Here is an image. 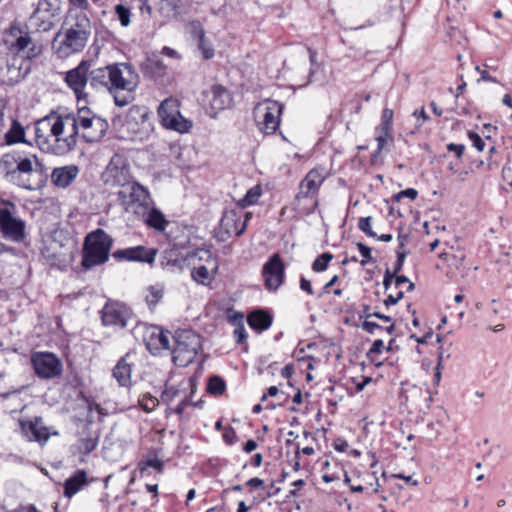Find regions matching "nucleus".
<instances>
[{
    "instance_id": "27",
    "label": "nucleus",
    "mask_w": 512,
    "mask_h": 512,
    "mask_svg": "<svg viewBox=\"0 0 512 512\" xmlns=\"http://www.w3.org/2000/svg\"><path fill=\"white\" fill-rule=\"evenodd\" d=\"M93 481L89 479L84 469H77L63 484V495L71 499L75 494L88 486Z\"/></svg>"
},
{
    "instance_id": "10",
    "label": "nucleus",
    "mask_w": 512,
    "mask_h": 512,
    "mask_svg": "<svg viewBox=\"0 0 512 512\" xmlns=\"http://www.w3.org/2000/svg\"><path fill=\"white\" fill-rule=\"evenodd\" d=\"M158 116L165 128L179 133H186L192 127V122L181 115L179 101L172 97L161 102Z\"/></svg>"
},
{
    "instance_id": "42",
    "label": "nucleus",
    "mask_w": 512,
    "mask_h": 512,
    "mask_svg": "<svg viewBox=\"0 0 512 512\" xmlns=\"http://www.w3.org/2000/svg\"><path fill=\"white\" fill-rule=\"evenodd\" d=\"M181 0H160L159 12L164 16H176L180 12Z\"/></svg>"
},
{
    "instance_id": "35",
    "label": "nucleus",
    "mask_w": 512,
    "mask_h": 512,
    "mask_svg": "<svg viewBox=\"0 0 512 512\" xmlns=\"http://www.w3.org/2000/svg\"><path fill=\"white\" fill-rule=\"evenodd\" d=\"M190 253L191 252H188L186 256H183L176 248L167 249L163 252L161 264L163 267L167 268H182L186 261H192V259L189 258Z\"/></svg>"
},
{
    "instance_id": "45",
    "label": "nucleus",
    "mask_w": 512,
    "mask_h": 512,
    "mask_svg": "<svg viewBox=\"0 0 512 512\" xmlns=\"http://www.w3.org/2000/svg\"><path fill=\"white\" fill-rule=\"evenodd\" d=\"M182 390L175 386L165 385V389L161 393V401L165 404H170L176 398L180 396Z\"/></svg>"
},
{
    "instance_id": "54",
    "label": "nucleus",
    "mask_w": 512,
    "mask_h": 512,
    "mask_svg": "<svg viewBox=\"0 0 512 512\" xmlns=\"http://www.w3.org/2000/svg\"><path fill=\"white\" fill-rule=\"evenodd\" d=\"M361 329L369 334H375L376 331H383L384 327L379 325L376 322L370 321V320H364V322L361 324Z\"/></svg>"
},
{
    "instance_id": "38",
    "label": "nucleus",
    "mask_w": 512,
    "mask_h": 512,
    "mask_svg": "<svg viewBox=\"0 0 512 512\" xmlns=\"http://www.w3.org/2000/svg\"><path fill=\"white\" fill-rule=\"evenodd\" d=\"M98 433L89 432L87 436L81 437L77 441V449L79 453L88 455L94 451L98 445Z\"/></svg>"
},
{
    "instance_id": "14",
    "label": "nucleus",
    "mask_w": 512,
    "mask_h": 512,
    "mask_svg": "<svg viewBox=\"0 0 512 512\" xmlns=\"http://www.w3.org/2000/svg\"><path fill=\"white\" fill-rule=\"evenodd\" d=\"M252 214L246 212L244 220L241 222V216L235 210L226 211L220 221V230L217 238L221 242L227 241L233 234L241 236L246 228L248 221L251 219Z\"/></svg>"
},
{
    "instance_id": "37",
    "label": "nucleus",
    "mask_w": 512,
    "mask_h": 512,
    "mask_svg": "<svg viewBox=\"0 0 512 512\" xmlns=\"http://www.w3.org/2000/svg\"><path fill=\"white\" fill-rule=\"evenodd\" d=\"M161 452L160 449H151L149 450L147 454V458L144 460H141L138 463V469L141 473H143L146 468L151 467L154 468L158 472H163L164 470V462L158 458L159 453Z\"/></svg>"
},
{
    "instance_id": "43",
    "label": "nucleus",
    "mask_w": 512,
    "mask_h": 512,
    "mask_svg": "<svg viewBox=\"0 0 512 512\" xmlns=\"http://www.w3.org/2000/svg\"><path fill=\"white\" fill-rule=\"evenodd\" d=\"M333 255L330 252H324L319 255L312 263V270L315 272H323L328 268L332 261Z\"/></svg>"
},
{
    "instance_id": "59",
    "label": "nucleus",
    "mask_w": 512,
    "mask_h": 512,
    "mask_svg": "<svg viewBox=\"0 0 512 512\" xmlns=\"http://www.w3.org/2000/svg\"><path fill=\"white\" fill-rule=\"evenodd\" d=\"M299 286H300V289L302 291L306 292L307 294H309V295L314 294V290L312 288L310 280L306 279L304 276L300 277Z\"/></svg>"
},
{
    "instance_id": "50",
    "label": "nucleus",
    "mask_w": 512,
    "mask_h": 512,
    "mask_svg": "<svg viewBox=\"0 0 512 512\" xmlns=\"http://www.w3.org/2000/svg\"><path fill=\"white\" fill-rule=\"evenodd\" d=\"M243 319L244 314L242 312L235 311L233 309H229L227 311V320L231 325L235 327L244 325Z\"/></svg>"
},
{
    "instance_id": "17",
    "label": "nucleus",
    "mask_w": 512,
    "mask_h": 512,
    "mask_svg": "<svg viewBox=\"0 0 512 512\" xmlns=\"http://www.w3.org/2000/svg\"><path fill=\"white\" fill-rule=\"evenodd\" d=\"M61 10L60 0H38L37 6L31 15L39 29L47 31L53 26V19Z\"/></svg>"
},
{
    "instance_id": "11",
    "label": "nucleus",
    "mask_w": 512,
    "mask_h": 512,
    "mask_svg": "<svg viewBox=\"0 0 512 512\" xmlns=\"http://www.w3.org/2000/svg\"><path fill=\"white\" fill-rule=\"evenodd\" d=\"M14 204L10 201L0 200V232L3 237L13 242H23L26 238L25 221L12 215Z\"/></svg>"
},
{
    "instance_id": "51",
    "label": "nucleus",
    "mask_w": 512,
    "mask_h": 512,
    "mask_svg": "<svg viewBox=\"0 0 512 512\" xmlns=\"http://www.w3.org/2000/svg\"><path fill=\"white\" fill-rule=\"evenodd\" d=\"M467 136H468L469 140L472 142V145L478 151L481 152V151L484 150V148H485V141L481 138V136L477 132L469 130L467 132Z\"/></svg>"
},
{
    "instance_id": "23",
    "label": "nucleus",
    "mask_w": 512,
    "mask_h": 512,
    "mask_svg": "<svg viewBox=\"0 0 512 512\" xmlns=\"http://www.w3.org/2000/svg\"><path fill=\"white\" fill-rule=\"evenodd\" d=\"M393 116L394 112L392 109L384 108L382 110L380 124L375 128L377 152H382L388 141H393Z\"/></svg>"
},
{
    "instance_id": "60",
    "label": "nucleus",
    "mask_w": 512,
    "mask_h": 512,
    "mask_svg": "<svg viewBox=\"0 0 512 512\" xmlns=\"http://www.w3.org/2000/svg\"><path fill=\"white\" fill-rule=\"evenodd\" d=\"M403 296H404L403 291H399L396 296L390 294L384 300V305L386 307H389L390 305H395L403 298Z\"/></svg>"
},
{
    "instance_id": "33",
    "label": "nucleus",
    "mask_w": 512,
    "mask_h": 512,
    "mask_svg": "<svg viewBox=\"0 0 512 512\" xmlns=\"http://www.w3.org/2000/svg\"><path fill=\"white\" fill-rule=\"evenodd\" d=\"M272 322L273 316L268 311L261 308L252 310L247 315V323L249 327L257 333H262L269 329Z\"/></svg>"
},
{
    "instance_id": "41",
    "label": "nucleus",
    "mask_w": 512,
    "mask_h": 512,
    "mask_svg": "<svg viewBox=\"0 0 512 512\" xmlns=\"http://www.w3.org/2000/svg\"><path fill=\"white\" fill-rule=\"evenodd\" d=\"M164 296V289L161 286H150L147 289L145 301L150 309H154Z\"/></svg>"
},
{
    "instance_id": "8",
    "label": "nucleus",
    "mask_w": 512,
    "mask_h": 512,
    "mask_svg": "<svg viewBox=\"0 0 512 512\" xmlns=\"http://www.w3.org/2000/svg\"><path fill=\"white\" fill-rule=\"evenodd\" d=\"M103 183L110 188H126L135 180L130 171L128 161L121 155L115 154L101 175Z\"/></svg>"
},
{
    "instance_id": "61",
    "label": "nucleus",
    "mask_w": 512,
    "mask_h": 512,
    "mask_svg": "<svg viewBox=\"0 0 512 512\" xmlns=\"http://www.w3.org/2000/svg\"><path fill=\"white\" fill-rule=\"evenodd\" d=\"M190 401L187 396L180 401V403L174 408L173 412L177 415H182L185 408L189 405Z\"/></svg>"
},
{
    "instance_id": "16",
    "label": "nucleus",
    "mask_w": 512,
    "mask_h": 512,
    "mask_svg": "<svg viewBox=\"0 0 512 512\" xmlns=\"http://www.w3.org/2000/svg\"><path fill=\"white\" fill-rule=\"evenodd\" d=\"M262 276L267 290L277 291L285 279V265L278 253L268 258L262 267Z\"/></svg>"
},
{
    "instance_id": "64",
    "label": "nucleus",
    "mask_w": 512,
    "mask_h": 512,
    "mask_svg": "<svg viewBox=\"0 0 512 512\" xmlns=\"http://www.w3.org/2000/svg\"><path fill=\"white\" fill-rule=\"evenodd\" d=\"M258 447V444L255 440L249 439L243 444L242 450L245 453H251Z\"/></svg>"
},
{
    "instance_id": "31",
    "label": "nucleus",
    "mask_w": 512,
    "mask_h": 512,
    "mask_svg": "<svg viewBox=\"0 0 512 512\" xmlns=\"http://www.w3.org/2000/svg\"><path fill=\"white\" fill-rule=\"evenodd\" d=\"M138 217H140L149 228L158 232H164L169 225V221L162 211L155 207V204Z\"/></svg>"
},
{
    "instance_id": "30",
    "label": "nucleus",
    "mask_w": 512,
    "mask_h": 512,
    "mask_svg": "<svg viewBox=\"0 0 512 512\" xmlns=\"http://www.w3.org/2000/svg\"><path fill=\"white\" fill-rule=\"evenodd\" d=\"M61 28L69 29L77 33H83L88 36H91L92 33L91 20L83 11L70 14Z\"/></svg>"
},
{
    "instance_id": "39",
    "label": "nucleus",
    "mask_w": 512,
    "mask_h": 512,
    "mask_svg": "<svg viewBox=\"0 0 512 512\" xmlns=\"http://www.w3.org/2000/svg\"><path fill=\"white\" fill-rule=\"evenodd\" d=\"M261 195V185H255L246 192L245 196L242 199L239 200L238 205L241 208H246L255 205L258 202Z\"/></svg>"
},
{
    "instance_id": "32",
    "label": "nucleus",
    "mask_w": 512,
    "mask_h": 512,
    "mask_svg": "<svg viewBox=\"0 0 512 512\" xmlns=\"http://www.w3.org/2000/svg\"><path fill=\"white\" fill-rule=\"evenodd\" d=\"M167 66L156 56L148 57L141 64V72L145 78L158 81L166 75Z\"/></svg>"
},
{
    "instance_id": "19",
    "label": "nucleus",
    "mask_w": 512,
    "mask_h": 512,
    "mask_svg": "<svg viewBox=\"0 0 512 512\" xmlns=\"http://www.w3.org/2000/svg\"><path fill=\"white\" fill-rule=\"evenodd\" d=\"M157 249L148 248L143 245L118 249L112 253L117 262H140L152 264L157 255Z\"/></svg>"
},
{
    "instance_id": "40",
    "label": "nucleus",
    "mask_w": 512,
    "mask_h": 512,
    "mask_svg": "<svg viewBox=\"0 0 512 512\" xmlns=\"http://www.w3.org/2000/svg\"><path fill=\"white\" fill-rule=\"evenodd\" d=\"M226 391V382L225 380L218 376L213 375L208 379L207 383V392L214 396H220L224 394Z\"/></svg>"
},
{
    "instance_id": "62",
    "label": "nucleus",
    "mask_w": 512,
    "mask_h": 512,
    "mask_svg": "<svg viewBox=\"0 0 512 512\" xmlns=\"http://www.w3.org/2000/svg\"><path fill=\"white\" fill-rule=\"evenodd\" d=\"M395 276H396V274H394V272H391L388 268L386 269V271L384 273V278H383V285L386 290L389 289V287L391 286L392 281L395 278Z\"/></svg>"
},
{
    "instance_id": "58",
    "label": "nucleus",
    "mask_w": 512,
    "mask_h": 512,
    "mask_svg": "<svg viewBox=\"0 0 512 512\" xmlns=\"http://www.w3.org/2000/svg\"><path fill=\"white\" fill-rule=\"evenodd\" d=\"M385 349L384 342L381 339H377L373 342L372 346L370 347L367 355L372 356L373 354H380Z\"/></svg>"
},
{
    "instance_id": "18",
    "label": "nucleus",
    "mask_w": 512,
    "mask_h": 512,
    "mask_svg": "<svg viewBox=\"0 0 512 512\" xmlns=\"http://www.w3.org/2000/svg\"><path fill=\"white\" fill-rule=\"evenodd\" d=\"M131 314V310L126 305L109 301L101 310V320L104 326L125 328Z\"/></svg>"
},
{
    "instance_id": "4",
    "label": "nucleus",
    "mask_w": 512,
    "mask_h": 512,
    "mask_svg": "<svg viewBox=\"0 0 512 512\" xmlns=\"http://www.w3.org/2000/svg\"><path fill=\"white\" fill-rule=\"evenodd\" d=\"M113 243V238L101 228L89 232L82 244L81 261L74 267L75 273L80 275L105 264L112 256Z\"/></svg>"
},
{
    "instance_id": "2",
    "label": "nucleus",
    "mask_w": 512,
    "mask_h": 512,
    "mask_svg": "<svg viewBox=\"0 0 512 512\" xmlns=\"http://www.w3.org/2000/svg\"><path fill=\"white\" fill-rule=\"evenodd\" d=\"M43 170L36 155H24L18 150L5 153L0 158V173L5 181L19 188L33 191L42 187V180L32 181V176Z\"/></svg>"
},
{
    "instance_id": "3",
    "label": "nucleus",
    "mask_w": 512,
    "mask_h": 512,
    "mask_svg": "<svg viewBox=\"0 0 512 512\" xmlns=\"http://www.w3.org/2000/svg\"><path fill=\"white\" fill-rule=\"evenodd\" d=\"M64 120L55 112L35 122V141L45 153L65 155L76 146L73 136L62 137Z\"/></svg>"
},
{
    "instance_id": "29",
    "label": "nucleus",
    "mask_w": 512,
    "mask_h": 512,
    "mask_svg": "<svg viewBox=\"0 0 512 512\" xmlns=\"http://www.w3.org/2000/svg\"><path fill=\"white\" fill-rule=\"evenodd\" d=\"M190 32L198 41L197 47L202 53V58L204 60L212 59L215 55V50L211 42L206 39L202 24L199 21H192L190 23Z\"/></svg>"
},
{
    "instance_id": "36",
    "label": "nucleus",
    "mask_w": 512,
    "mask_h": 512,
    "mask_svg": "<svg viewBox=\"0 0 512 512\" xmlns=\"http://www.w3.org/2000/svg\"><path fill=\"white\" fill-rule=\"evenodd\" d=\"M5 143L7 145H14L17 143H28L25 139V129L22 124L15 118H12L11 127L5 133Z\"/></svg>"
},
{
    "instance_id": "26",
    "label": "nucleus",
    "mask_w": 512,
    "mask_h": 512,
    "mask_svg": "<svg viewBox=\"0 0 512 512\" xmlns=\"http://www.w3.org/2000/svg\"><path fill=\"white\" fill-rule=\"evenodd\" d=\"M323 181V177L317 171H309L307 175L301 180L299 184V191L296 194L295 199L300 201L304 198L314 197L318 193Z\"/></svg>"
},
{
    "instance_id": "1",
    "label": "nucleus",
    "mask_w": 512,
    "mask_h": 512,
    "mask_svg": "<svg viewBox=\"0 0 512 512\" xmlns=\"http://www.w3.org/2000/svg\"><path fill=\"white\" fill-rule=\"evenodd\" d=\"M89 84L94 89L114 93L115 105L124 107L134 99L133 92L139 85V75L131 63H115L92 69Z\"/></svg>"
},
{
    "instance_id": "15",
    "label": "nucleus",
    "mask_w": 512,
    "mask_h": 512,
    "mask_svg": "<svg viewBox=\"0 0 512 512\" xmlns=\"http://www.w3.org/2000/svg\"><path fill=\"white\" fill-rule=\"evenodd\" d=\"M3 42L8 51L14 55L25 53L26 49L32 45L27 28L16 21L4 32Z\"/></svg>"
},
{
    "instance_id": "13",
    "label": "nucleus",
    "mask_w": 512,
    "mask_h": 512,
    "mask_svg": "<svg viewBox=\"0 0 512 512\" xmlns=\"http://www.w3.org/2000/svg\"><path fill=\"white\" fill-rule=\"evenodd\" d=\"M31 364L36 376L40 379L59 377L63 371L61 360L51 352H34L31 355Z\"/></svg>"
},
{
    "instance_id": "25",
    "label": "nucleus",
    "mask_w": 512,
    "mask_h": 512,
    "mask_svg": "<svg viewBox=\"0 0 512 512\" xmlns=\"http://www.w3.org/2000/svg\"><path fill=\"white\" fill-rule=\"evenodd\" d=\"M134 354L128 352L122 356L114 366L112 375L121 387H129L131 385L132 369L135 365Z\"/></svg>"
},
{
    "instance_id": "48",
    "label": "nucleus",
    "mask_w": 512,
    "mask_h": 512,
    "mask_svg": "<svg viewBox=\"0 0 512 512\" xmlns=\"http://www.w3.org/2000/svg\"><path fill=\"white\" fill-rule=\"evenodd\" d=\"M361 256H362V260L360 261V264L362 266H365L368 262H372V263H376V259L374 257H372L371 255V248L368 247L367 245H365L364 243L362 242H358L356 244Z\"/></svg>"
},
{
    "instance_id": "53",
    "label": "nucleus",
    "mask_w": 512,
    "mask_h": 512,
    "mask_svg": "<svg viewBox=\"0 0 512 512\" xmlns=\"http://www.w3.org/2000/svg\"><path fill=\"white\" fill-rule=\"evenodd\" d=\"M223 440L227 445H234L238 441V436L232 426H227L222 434Z\"/></svg>"
},
{
    "instance_id": "28",
    "label": "nucleus",
    "mask_w": 512,
    "mask_h": 512,
    "mask_svg": "<svg viewBox=\"0 0 512 512\" xmlns=\"http://www.w3.org/2000/svg\"><path fill=\"white\" fill-rule=\"evenodd\" d=\"M79 168L76 165L56 167L51 173V182L58 188H67L76 179Z\"/></svg>"
},
{
    "instance_id": "24",
    "label": "nucleus",
    "mask_w": 512,
    "mask_h": 512,
    "mask_svg": "<svg viewBox=\"0 0 512 512\" xmlns=\"http://www.w3.org/2000/svg\"><path fill=\"white\" fill-rule=\"evenodd\" d=\"M41 422V417H35L34 421H21L20 428L27 440L43 445L48 441L50 433L47 427L39 425Z\"/></svg>"
},
{
    "instance_id": "5",
    "label": "nucleus",
    "mask_w": 512,
    "mask_h": 512,
    "mask_svg": "<svg viewBox=\"0 0 512 512\" xmlns=\"http://www.w3.org/2000/svg\"><path fill=\"white\" fill-rule=\"evenodd\" d=\"M91 111L88 107H82L78 109L77 116L73 114H67L66 119L72 120V132L69 136H73L77 142L78 127L80 126L83 130L82 138L87 143H94L99 141L105 134L108 124L105 120L100 117H90Z\"/></svg>"
},
{
    "instance_id": "46",
    "label": "nucleus",
    "mask_w": 512,
    "mask_h": 512,
    "mask_svg": "<svg viewBox=\"0 0 512 512\" xmlns=\"http://www.w3.org/2000/svg\"><path fill=\"white\" fill-rule=\"evenodd\" d=\"M372 477L374 478L375 484L370 482L368 485H351L350 490L354 493H361L366 491L367 493H377L380 487L379 479L375 476V472H373Z\"/></svg>"
},
{
    "instance_id": "56",
    "label": "nucleus",
    "mask_w": 512,
    "mask_h": 512,
    "mask_svg": "<svg viewBox=\"0 0 512 512\" xmlns=\"http://www.w3.org/2000/svg\"><path fill=\"white\" fill-rule=\"evenodd\" d=\"M396 254L397 259L393 265L394 274H398L402 270L405 258L407 256V252L405 250H397Z\"/></svg>"
},
{
    "instance_id": "47",
    "label": "nucleus",
    "mask_w": 512,
    "mask_h": 512,
    "mask_svg": "<svg viewBox=\"0 0 512 512\" xmlns=\"http://www.w3.org/2000/svg\"><path fill=\"white\" fill-rule=\"evenodd\" d=\"M115 13L123 27H127L130 24L131 11L128 7L123 4H117L115 6Z\"/></svg>"
},
{
    "instance_id": "49",
    "label": "nucleus",
    "mask_w": 512,
    "mask_h": 512,
    "mask_svg": "<svg viewBox=\"0 0 512 512\" xmlns=\"http://www.w3.org/2000/svg\"><path fill=\"white\" fill-rule=\"evenodd\" d=\"M372 217H362L358 221V228L365 233L368 237L375 238L377 234L371 228Z\"/></svg>"
},
{
    "instance_id": "44",
    "label": "nucleus",
    "mask_w": 512,
    "mask_h": 512,
    "mask_svg": "<svg viewBox=\"0 0 512 512\" xmlns=\"http://www.w3.org/2000/svg\"><path fill=\"white\" fill-rule=\"evenodd\" d=\"M138 404L145 412H152L158 406L159 400L150 393H146L139 398Z\"/></svg>"
},
{
    "instance_id": "7",
    "label": "nucleus",
    "mask_w": 512,
    "mask_h": 512,
    "mask_svg": "<svg viewBox=\"0 0 512 512\" xmlns=\"http://www.w3.org/2000/svg\"><path fill=\"white\" fill-rule=\"evenodd\" d=\"M90 36L61 28L53 39L52 48L60 59L80 53L86 47Z\"/></svg>"
},
{
    "instance_id": "12",
    "label": "nucleus",
    "mask_w": 512,
    "mask_h": 512,
    "mask_svg": "<svg viewBox=\"0 0 512 512\" xmlns=\"http://www.w3.org/2000/svg\"><path fill=\"white\" fill-rule=\"evenodd\" d=\"M189 258L192 259L191 262H194L197 259L212 265L211 270H209L206 265H199L194 267L191 271V276L194 281L205 286L209 285L214 280L215 274L218 270V261L216 257L213 256L210 250L198 248L191 251Z\"/></svg>"
},
{
    "instance_id": "22",
    "label": "nucleus",
    "mask_w": 512,
    "mask_h": 512,
    "mask_svg": "<svg viewBox=\"0 0 512 512\" xmlns=\"http://www.w3.org/2000/svg\"><path fill=\"white\" fill-rule=\"evenodd\" d=\"M263 110L262 127L260 129L267 135L274 134L280 125L283 104L276 100H267Z\"/></svg>"
},
{
    "instance_id": "55",
    "label": "nucleus",
    "mask_w": 512,
    "mask_h": 512,
    "mask_svg": "<svg viewBox=\"0 0 512 512\" xmlns=\"http://www.w3.org/2000/svg\"><path fill=\"white\" fill-rule=\"evenodd\" d=\"M233 336H234L237 344L245 343L247 341L248 334L246 332L244 325L235 327V329L233 331Z\"/></svg>"
},
{
    "instance_id": "20",
    "label": "nucleus",
    "mask_w": 512,
    "mask_h": 512,
    "mask_svg": "<svg viewBox=\"0 0 512 512\" xmlns=\"http://www.w3.org/2000/svg\"><path fill=\"white\" fill-rule=\"evenodd\" d=\"M143 341L152 354H158L162 350H170L169 332L161 327L150 325L145 328Z\"/></svg>"
},
{
    "instance_id": "6",
    "label": "nucleus",
    "mask_w": 512,
    "mask_h": 512,
    "mask_svg": "<svg viewBox=\"0 0 512 512\" xmlns=\"http://www.w3.org/2000/svg\"><path fill=\"white\" fill-rule=\"evenodd\" d=\"M174 346L171 350L175 365L186 367L194 361L201 349L200 337L189 329L177 330L173 335Z\"/></svg>"
},
{
    "instance_id": "9",
    "label": "nucleus",
    "mask_w": 512,
    "mask_h": 512,
    "mask_svg": "<svg viewBox=\"0 0 512 512\" xmlns=\"http://www.w3.org/2000/svg\"><path fill=\"white\" fill-rule=\"evenodd\" d=\"M129 193L122 189L118 192V199L126 205V210L139 216L154 205V201L147 187L134 181L129 187Z\"/></svg>"
},
{
    "instance_id": "52",
    "label": "nucleus",
    "mask_w": 512,
    "mask_h": 512,
    "mask_svg": "<svg viewBox=\"0 0 512 512\" xmlns=\"http://www.w3.org/2000/svg\"><path fill=\"white\" fill-rule=\"evenodd\" d=\"M418 196V191L414 188H407L405 190H402L398 192L397 194H394L392 196V200L394 202L400 201L403 197L409 198L411 200H415Z\"/></svg>"
},
{
    "instance_id": "21",
    "label": "nucleus",
    "mask_w": 512,
    "mask_h": 512,
    "mask_svg": "<svg viewBox=\"0 0 512 512\" xmlns=\"http://www.w3.org/2000/svg\"><path fill=\"white\" fill-rule=\"evenodd\" d=\"M90 62L82 60L75 68L66 73L65 82L79 98L84 87L89 83Z\"/></svg>"
},
{
    "instance_id": "63",
    "label": "nucleus",
    "mask_w": 512,
    "mask_h": 512,
    "mask_svg": "<svg viewBox=\"0 0 512 512\" xmlns=\"http://www.w3.org/2000/svg\"><path fill=\"white\" fill-rule=\"evenodd\" d=\"M245 485L247 487H250V488H256V489H259V488H263L264 487V481L258 477H253L251 479H249Z\"/></svg>"
},
{
    "instance_id": "34",
    "label": "nucleus",
    "mask_w": 512,
    "mask_h": 512,
    "mask_svg": "<svg viewBox=\"0 0 512 512\" xmlns=\"http://www.w3.org/2000/svg\"><path fill=\"white\" fill-rule=\"evenodd\" d=\"M211 107L215 110H223L231 105L232 96L224 86L215 84L211 87Z\"/></svg>"
},
{
    "instance_id": "57",
    "label": "nucleus",
    "mask_w": 512,
    "mask_h": 512,
    "mask_svg": "<svg viewBox=\"0 0 512 512\" xmlns=\"http://www.w3.org/2000/svg\"><path fill=\"white\" fill-rule=\"evenodd\" d=\"M446 148L449 152H453L458 159H461L464 155V144L449 143Z\"/></svg>"
}]
</instances>
